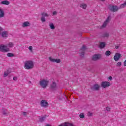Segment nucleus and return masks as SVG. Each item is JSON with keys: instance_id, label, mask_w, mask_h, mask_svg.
Returning <instances> with one entry per match:
<instances>
[{"instance_id": "nucleus-1", "label": "nucleus", "mask_w": 126, "mask_h": 126, "mask_svg": "<svg viewBox=\"0 0 126 126\" xmlns=\"http://www.w3.org/2000/svg\"><path fill=\"white\" fill-rule=\"evenodd\" d=\"M26 69H32L34 68V63L32 61H28L24 63Z\"/></svg>"}, {"instance_id": "nucleus-2", "label": "nucleus", "mask_w": 126, "mask_h": 126, "mask_svg": "<svg viewBox=\"0 0 126 126\" xmlns=\"http://www.w3.org/2000/svg\"><path fill=\"white\" fill-rule=\"evenodd\" d=\"M39 84L42 88H46L48 86V84H49V81L44 79L40 81Z\"/></svg>"}, {"instance_id": "nucleus-3", "label": "nucleus", "mask_w": 126, "mask_h": 126, "mask_svg": "<svg viewBox=\"0 0 126 126\" xmlns=\"http://www.w3.org/2000/svg\"><path fill=\"white\" fill-rule=\"evenodd\" d=\"M86 50V47L85 45H83L79 51V54L81 58H83V57H84V54L85 53Z\"/></svg>"}, {"instance_id": "nucleus-4", "label": "nucleus", "mask_w": 126, "mask_h": 126, "mask_svg": "<svg viewBox=\"0 0 126 126\" xmlns=\"http://www.w3.org/2000/svg\"><path fill=\"white\" fill-rule=\"evenodd\" d=\"M111 20V16H109L106 19V21L104 22L103 25L100 27V29H103V28H105L107 25H108V24L109 22H110V21Z\"/></svg>"}, {"instance_id": "nucleus-5", "label": "nucleus", "mask_w": 126, "mask_h": 126, "mask_svg": "<svg viewBox=\"0 0 126 126\" xmlns=\"http://www.w3.org/2000/svg\"><path fill=\"white\" fill-rule=\"evenodd\" d=\"M91 89L93 91H99L100 90V86L95 84L91 87Z\"/></svg>"}, {"instance_id": "nucleus-6", "label": "nucleus", "mask_w": 126, "mask_h": 126, "mask_svg": "<svg viewBox=\"0 0 126 126\" xmlns=\"http://www.w3.org/2000/svg\"><path fill=\"white\" fill-rule=\"evenodd\" d=\"M101 57V56L100 54H94L92 57V60L94 62H96V61H98V60H100Z\"/></svg>"}, {"instance_id": "nucleus-7", "label": "nucleus", "mask_w": 126, "mask_h": 126, "mask_svg": "<svg viewBox=\"0 0 126 126\" xmlns=\"http://www.w3.org/2000/svg\"><path fill=\"white\" fill-rule=\"evenodd\" d=\"M101 87L103 88H106V87H109L111 86V83L109 82L105 81L101 82Z\"/></svg>"}, {"instance_id": "nucleus-8", "label": "nucleus", "mask_w": 126, "mask_h": 126, "mask_svg": "<svg viewBox=\"0 0 126 126\" xmlns=\"http://www.w3.org/2000/svg\"><path fill=\"white\" fill-rule=\"evenodd\" d=\"M40 105L42 107L44 108H46V107H48L49 106V103H48V102L45 100H42L40 102Z\"/></svg>"}, {"instance_id": "nucleus-9", "label": "nucleus", "mask_w": 126, "mask_h": 126, "mask_svg": "<svg viewBox=\"0 0 126 126\" xmlns=\"http://www.w3.org/2000/svg\"><path fill=\"white\" fill-rule=\"evenodd\" d=\"M122 58V55L120 53H116L114 57V60L115 61V62H118L120 59Z\"/></svg>"}, {"instance_id": "nucleus-10", "label": "nucleus", "mask_w": 126, "mask_h": 126, "mask_svg": "<svg viewBox=\"0 0 126 126\" xmlns=\"http://www.w3.org/2000/svg\"><path fill=\"white\" fill-rule=\"evenodd\" d=\"M7 46L6 45H3L2 44L0 45V51L1 52H7Z\"/></svg>"}, {"instance_id": "nucleus-11", "label": "nucleus", "mask_w": 126, "mask_h": 126, "mask_svg": "<svg viewBox=\"0 0 126 126\" xmlns=\"http://www.w3.org/2000/svg\"><path fill=\"white\" fill-rule=\"evenodd\" d=\"M49 61L52 63H61V59H53L51 57H49Z\"/></svg>"}, {"instance_id": "nucleus-12", "label": "nucleus", "mask_w": 126, "mask_h": 126, "mask_svg": "<svg viewBox=\"0 0 126 126\" xmlns=\"http://www.w3.org/2000/svg\"><path fill=\"white\" fill-rule=\"evenodd\" d=\"M50 87L52 90H56L57 89V83H56L55 82H53L50 85Z\"/></svg>"}, {"instance_id": "nucleus-13", "label": "nucleus", "mask_w": 126, "mask_h": 126, "mask_svg": "<svg viewBox=\"0 0 126 126\" xmlns=\"http://www.w3.org/2000/svg\"><path fill=\"white\" fill-rule=\"evenodd\" d=\"M119 9H120L119 7H117V6H113L110 10L111 11H113L114 12H116V11H118V10H119Z\"/></svg>"}, {"instance_id": "nucleus-14", "label": "nucleus", "mask_w": 126, "mask_h": 126, "mask_svg": "<svg viewBox=\"0 0 126 126\" xmlns=\"http://www.w3.org/2000/svg\"><path fill=\"white\" fill-rule=\"evenodd\" d=\"M106 46V43L105 42H100L99 44V48L100 49H103L104 47Z\"/></svg>"}, {"instance_id": "nucleus-15", "label": "nucleus", "mask_w": 126, "mask_h": 126, "mask_svg": "<svg viewBox=\"0 0 126 126\" xmlns=\"http://www.w3.org/2000/svg\"><path fill=\"white\" fill-rule=\"evenodd\" d=\"M9 3V1L7 0H3L0 2L1 4H5V5H8Z\"/></svg>"}, {"instance_id": "nucleus-16", "label": "nucleus", "mask_w": 126, "mask_h": 126, "mask_svg": "<svg viewBox=\"0 0 126 126\" xmlns=\"http://www.w3.org/2000/svg\"><path fill=\"white\" fill-rule=\"evenodd\" d=\"M4 17V11L2 9H0V18Z\"/></svg>"}, {"instance_id": "nucleus-17", "label": "nucleus", "mask_w": 126, "mask_h": 126, "mask_svg": "<svg viewBox=\"0 0 126 126\" xmlns=\"http://www.w3.org/2000/svg\"><path fill=\"white\" fill-rule=\"evenodd\" d=\"M30 26V23L29 22H25L23 24V27H27Z\"/></svg>"}, {"instance_id": "nucleus-18", "label": "nucleus", "mask_w": 126, "mask_h": 126, "mask_svg": "<svg viewBox=\"0 0 126 126\" xmlns=\"http://www.w3.org/2000/svg\"><path fill=\"white\" fill-rule=\"evenodd\" d=\"M80 7L82 8H83V9H86V7H87V5L85 3L80 4Z\"/></svg>"}, {"instance_id": "nucleus-19", "label": "nucleus", "mask_w": 126, "mask_h": 126, "mask_svg": "<svg viewBox=\"0 0 126 126\" xmlns=\"http://www.w3.org/2000/svg\"><path fill=\"white\" fill-rule=\"evenodd\" d=\"M49 26L50 27V29H52V30H54L56 29V27H55L53 23H50L49 24Z\"/></svg>"}, {"instance_id": "nucleus-20", "label": "nucleus", "mask_w": 126, "mask_h": 126, "mask_svg": "<svg viewBox=\"0 0 126 126\" xmlns=\"http://www.w3.org/2000/svg\"><path fill=\"white\" fill-rule=\"evenodd\" d=\"M126 6V1L124 2V3L122 4L120 6H119V9H121L122 8H125Z\"/></svg>"}, {"instance_id": "nucleus-21", "label": "nucleus", "mask_w": 126, "mask_h": 126, "mask_svg": "<svg viewBox=\"0 0 126 126\" xmlns=\"http://www.w3.org/2000/svg\"><path fill=\"white\" fill-rule=\"evenodd\" d=\"M7 32H2V36L3 37V38H5L6 37H7Z\"/></svg>"}, {"instance_id": "nucleus-22", "label": "nucleus", "mask_w": 126, "mask_h": 126, "mask_svg": "<svg viewBox=\"0 0 126 126\" xmlns=\"http://www.w3.org/2000/svg\"><path fill=\"white\" fill-rule=\"evenodd\" d=\"M14 45V44H13V43L9 42L8 44L6 46L7 47H8L9 48H12V47H13Z\"/></svg>"}, {"instance_id": "nucleus-23", "label": "nucleus", "mask_w": 126, "mask_h": 126, "mask_svg": "<svg viewBox=\"0 0 126 126\" xmlns=\"http://www.w3.org/2000/svg\"><path fill=\"white\" fill-rule=\"evenodd\" d=\"M45 120H46V116L39 118V120L40 123H43Z\"/></svg>"}, {"instance_id": "nucleus-24", "label": "nucleus", "mask_w": 126, "mask_h": 126, "mask_svg": "<svg viewBox=\"0 0 126 126\" xmlns=\"http://www.w3.org/2000/svg\"><path fill=\"white\" fill-rule=\"evenodd\" d=\"M2 114L4 116H7L8 114H9V112H8L7 110H5L3 111Z\"/></svg>"}, {"instance_id": "nucleus-25", "label": "nucleus", "mask_w": 126, "mask_h": 126, "mask_svg": "<svg viewBox=\"0 0 126 126\" xmlns=\"http://www.w3.org/2000/svg\"><path fill=\"white\" fill-rule=\"evenodd\" d=\"M41 15L42 16V17H48L49 16V14L45 12L41 13Z\"/></svg>"}, {"instance_id": "nucleus-26", "label": "nucleus", "mask_w": 126, "mask_h": 126, "mask_svg": "<svg viewBox=\"0 0 126 126\" xmlns=\"http://www.w3.org/2000/svg\"><path fill=\"white\" fill-rule=\"evenodd\" d=\"M105 55L106 56H111V51H107L106 52H105Z\"/></svg>"}, {"instance_id": "nucleus-27", "label": "nucleus", "mask_w": 126, "mask_h": 126, "mask_svg": "<svg viewBox=\"0 0 126 126\" xmlns=\"http://www.w3.org/2000/svg\"><path fill=\"white\" fill-rule=\"evenodd\" d=\"M7 57H14V55L12 53H7Z\"/></svg>"}, {"instance_id": "nucleus-28", "label": "nucleus", "mask_w": 126, "mask_h": 126, "mask_svg": "<svg viewBox=\"0 0 126 126\" xmlns=\"http://www.w3.org/2000/svg\"><path fill=\"white\" fill-rule=\"evenodd\" d=\"M41 21H42V22H46V19L45 18V17H42L41 18Z\"/></svg>"}, {"instance_id": "nucleus-29", "label": "nucleus", "mask_w": 126, "mask_h": 126, "mask_svg": "<svg viewBox=\"0 0 126 126\" xmlns=\"http://www.w3.org/2000/svg\"><path fill=\"white\" fill-rule=\"evenodd\" d=\"M109 36V32H105L103 34V37H108Z\"/></svg>"}, {"instance_id": "nucleus-30", "label": "nucleus", "mask_w": 126, "mask_h": 126, "mask_svg": "<svg viewBox=\"0 0 126 126\" xmlns=\"http://www.w3.org/2000/svg\"><path fill=\"white\" fill-rule=\"evenodd\" d=\"M8 73H9L8 71H7V72H5L4 73V77H6V76H7L8 75Z\"/></svg>"}, {"instance_id": "nucleus-31", "label": "nucleus", "mask_w": 126, "mask_h": 126, "mask_svg": "<svg viewBox=\"0 0 126 126\" xmlns=\"http://www.w3.org/2000/svg\"><path fill=\"white\" fill-rule=\"evenodd\" d=\"M79 117L81 118V119H83V118H84V114H83V113H81Z\"/></svg>"}, {"instance_id": "nucleus-32", "label": "nucleus", "mask_w": 126, "mask_h": 126, "mask_svg": "<svg viewBox=\"0 0 126 126\" xmlns=\"http://www.w3.org/2000/svg\"><path fill=\"white\" fill-rule=\"evenodd\" d=\"M117 66H122V63L121 62H118L117 63Z\"/></svg>"}, {"instance_id": "nucleus-33", "label": "nucleus", "mask_w": 126, "mask_h": 126, "mask_svg": "<svg viewBox=\"0 0 126 126\" xmlns=\"http://www.w3.org/2000/svg\"><path fill=\"white\" fill-rule=\"evenodd\" d=\"M110 110H111V107L109 106L106 107V110L108 111V112L110 111Z\"/></svg>"}, {"instance_id": "nucleus-34", "label": "nucleus", "mask_w": 126, "mask_h": 126, "mask_svg": "<svg viewBox=\"0 0 126 126\" xmlns=\"http://www.w3.org/2000/svg\"><path fill=\"white\" fill-rule=\"evenodd\" d=\"M32 49H33V47H32V46H31L29 47V50H30V51H32Z\"/></svg>"}, {"instance_id": "nucleus-35", "label": "nucleus", "mask_w": 126, "mask_h": 126, "mask_svg": "<svg viewBox=\"0 0 126 126\" xmlns=\"http://www.w3.org/2000/svg\"><path fill=\"white\" fill-rule=\"evenodd\" d=\"M57 14H58V12H57V11H54L53 13V15H57Z\"/></svg>"}, {"instance_id": "nucleus-36", "label": "nucleus", "mask_w": 126, "mask_h": 126, "mask_svg": "<svg viewBox=\"0 0 126 126\" xmlns=\"http://www.w3.org/2000/svg\"><path fill=\"white\" fill-rule=\"evenodd\" d=\"M13 79V80H15V81H16V80H17V77H14Z\"/></svg>"}, {"instance_id": "nucleus-37", "label": "nucleus", "mask_w": 126, "mask_h": 126, "mask_svg": "<svg viewBox=\"0 0 126 126\" xmlns=\"http://www.w3.org/2000/svg\"><path fill=\"white\" fill-rule=\"evenodd\" d=\"M124 66H126V60L124 62Z\"/></svg>"}, {"instance_id": "nucleus-38", "label": "nucleus", "mask_w": 126, "mask_h": 126, "mask_svg": "<svg viewBox=\"0 0 126 126\" xmlns=\"http://www.w3.org/2000/svg\"><path fill=\"white\" fill-rule=\"evenodd\" d=\"M88 116H92V113H91L90 112H89L88 114Z\"/></svg>"}, {"instance_id": "nucleus-39", "label": "nucleus", "mask_w": 126, "mask_h": 126, "mask_svg": "<svg viewBox=\"0 0 126 126\" xmlns=\"http://www.w3.org/2000/svg\"><path fill=\"white\" fill-rule=\"evenodd\" d=\"M23 115L24 116H26L27 115V112H23Z\"/></svg>"}, {"instance_id": "nucleus-40", "label": "nucleus", "mask_w": 126, "mask_h": 126, "mask_svg": "<svg viewBox=\"0 0 126 126\" xmlns=\"http://www.w3.org/2000/svg\"><path fill=\"white\" fill-rule=\"evenodd\" d=\"M108 79H109L110 80H112V79H113V78L112 77V76H110V77H109Z\"/></svg>"}, {"instance_id": "nucleus-41", "label": "nucleus", "mask_w": 126, "mask_h": 126, "mask_svg": "<svg viewBox=\"0 0 126 126\" xmlns=\"http://www.w3.org/2000/svg\"><path fill=\"white\" fill-rule=\"evenodd\" d=\"M115 48L116 49H119V46H115Z\"/></svg>"}, {"instance_id": "nucleus-42", "label": "nucleus", "mask_w": 126, "mask_h": 126, "mask_svg": "<svg viewBox=\"0 0 126 126\" xmlns=\"http://www.w3.org/2000/svg\"><path fill=\"white\" fill-rule=\"evenodd\" d=\"M101 1H103V2H104V1H105L106 0H100Z\"/></svg>"}]
</instances>
